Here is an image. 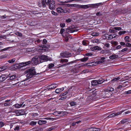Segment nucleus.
Segmentation results:
<instances>
[{
	"label": "nucleus",
	"mask_w": 131,
	"mask_h": 131,
	"mask_svg": "<svg viewBox=\"0 0 131 131\" xmlns=\"http://www.w3.org/2000/svg\"><path fill=\"white\" fill-rule=\"evenodd\" d=\"M47 42V40L45 39H44L43 40V44H46Z\"/></svg>",
	"instance_id": "obj_57"
},
{
	"label": "nucleus",
	"mask_w": 131,
	"mask_h": 131,
	"mask_svg": "<svg viewBox=\"0 0 131 131\" xmlns=\"http://www.w3.org/2000/svg\"><path fill=\"white\" fill-rule=\"evenodd\" d=\"M37 122L34 121H31L30 123V125L31 126H33L36 124Z\"/></svg>",
	"instance_id": "obj_36"
},
{
	"label": "nucleus",
	"mask_w": 131,
	"mask_h": 131,
	"mask_svg": "<svg viewBox=\"0 0 131 131\" xmlns=\"http://www.w3.org/2000/svg\"><path fill=\"white\" fill-rule=\"evenodd\" d=\"M101 4V3H97L95 4H91L88 5L89 7H92L93 8H97L99 5Z\"/></svg>",
	"instance_id": "obj_13"
},
{
	"label": "nucleus",
	"mask_w": 131,
	"mask_h": 131,
	"mask_svg": "<svg viewBox=\"0 0 131 131\" xmlns=\"http://www.w3.org/2000/svg\"><path fill=\"white\" fill-rule=\"evenodd\" d=\"M19 127L17 126L14 129V130H19Z\"/></svg>",
	"instance_id": "obj_62"
},
{
	"label": "nucleus",
	"mask_w": 131,
	"mask_h": 131,
	"mask_svg": "<svg viewBox=\"0 0 131 131\" xmlns=\"http://www.w3.org/2000/svg\"><path fill=\"white\" fill-rule=\"evenodd\" d=\"M97 81L98 82V84H100L103 83L104 81V80L103 79H101L97 80Z\"/></svg>",
	"instance_id": "obj_28"
},
{
	"label": "nucleus",
	"mask_w": 131,
	"mask_h": 131,
	"mask_svg": "<svg viewBox=\"0 0 131 131\" xmlns=\"http://www.w3.org/2000/svg\"><path fill=\"white\" fill-rule=\"evenodd\" d=\"M128 121V119H125L122 120L119 123L120 124H124L126 123Z\"/></svg>",
	"instance_id": "obj_26"
},
{
	"label": "nucleus",
	"mask_w": 131,
	"mask_h": 131,
	"mask_svg": "<svg viewBox=\"0 0 131 131\" xmlns=\"http://www.w3.org/2000/svg\"><path fill=\"white\" fill-rule=\"evenodd\" d=\"M54 66V64L53 63L49 64L48 65V68L49 69H51Z\"/></svg>",
	"instance_id": "obj_41"
},
{
	"label": "nucleus",
	"mask_w": 131,
	"mask_h": 131,
	"mask_svg": "<svg viewBox=\"0 0 131 131\" xmlns=\"http://www.w3.org/2000/svg\"><path fill=\"white\" fill-rule=\"evenodd\" d=\"M96 15L98 16H100L102 15V14L100 12L97 13H96Z\"/></svg>",
	"instance_id": "obj_60"
},
{
	"label": "nucleus",
	"mask_w": 131,
	"mask_h": 131,
	"mask_svg": "<svg viewBox=\"0 0 131 131\" xmlns=\"http://www.w3.org/2000/svg\"><path fill=\"white\" fill-rule=\"evenodd\" d=\"M65 31V30L63 28H61L60 30V33L62 34V35L63 37H65L64 35L63 34V32Z\"/></svg>",
	"instance_id": "obj_35"
},
{
	"label": "nucleus",
	"mask_w": 131,
	"mask_h": 131,
	"mask_svg": "<svg viewBox=\"0 0 131 131\" xmlns=\"http://www.w3.org/2000/svg\"><path fill=\"white\" fill-rule=\"evenodd\" d=\"M125 94H129L131 93V90H129L127 91H126L125 92Z\"/></svg>",
	"instance_id": "obj_56"
},
{
	"label": "nucleus",
	"mask_w": 131,
	"mask_h": 131,
	"mask_svg": "<svg viewBox=\"0 0 131 131\" xmlns=\"http://www.w3.org/2000/svg\"><path fill=\"white\" fill-rule=\"evenodd\" d=\"M61 56L63 58H68L71 57L72 55L68 51H66L63 53L60 54Z\"/></svg>",
	"instance_id": "obj_4"
},
{
	"label": "nucleus",
	"mask_w": 131,
	"mask_h": 131,
	"mask_svg": "<svg viewBox=\"0 0 131 131\" xmlns=\"http://www.w3.org/2000/svg\"><path fill=\"white\" fill-rule=\"evenodd\" d=\"M47 122L46 121L40 120H39L38 123L39 125H42L46 123Z\"/></svg>",
	"instance_id": "obj_23"
},
{
	"label": "nucleus",
	"mask_w": 131,
	"mask_h": 131,
	"mask_svg": "<svg viewBox=\"0 0 131 131\" xmlns=\"http://www.w3.org/2000/svg\"><path fill=\"white\" fill-rule=\"evenodd\" d=\"M45 119L47 120H51L53 119V118L50 117H46L45 118Z\"/></svg>",
	"instance_id": "obj_58"
},
{
	"label": "nucleus",
	"mask_w": 131,
	"mask_h": 131,
	"mask_svg": "<svg viewBox=\"0 0 131 131\" xmlns=\"http://www.w3.org/2000/svg\"><path fill=\"white\" fill-rule=\"evenodd\" d=\"M105 58L104 57H102L101 58L100 60L99 61H96V64H97L102 63L104 62V60Z\"/></svg>",
	"instance_id": "obj_20"
},
{
	"label": "nucleus",
	"mask_w": 131,
	"mask_h": 131,
	"mask_svg": "<svg viewBox=\"0 0 131 131\" xmlns=\"http://www.w3.org/2000/svg\"><path fill=\"white\" fill-rule=\"evenodd\" d=\"M124 111H121L117 112H115L114 113L115 116H117L121 114L123 112H124Z\"/></svg>",
	"instance_id": "obj_31"
},
{
	"label": "nucleus",
	"mask_w": 131,
	"mask_h": 131,
	"mask_svg": "<svg viewBox=\"0 0 131 131\" xmlns=\"http://www.w3.org/2000/svg\"><path fill=\"white\" fill-rule=\"evenodd\" d=\"M115 115L114 114V113H113L110 115H109L108 116V117L110 118V117H113L115 116Z\"/></svg>",
	"instance_id": "obj_52"
},
{
	"label": "nucleus",
	"mask_w": 131,
	"mask_h": 131,
	"mask_svg": "<svg viewBox=\"0 0 131 131\" xmlns=\"http://www.w3.org/2000/svg\"><path fill=\"white\" fill-rule=\"evenodd\" d=\"M31 63V61H29L27 62L20 63L19 64V65L20 66L24 67L30 64Z\"/></svg>",
	"instance_id": "obj_9"
},
{
	"label": "nucleus",
	"mask_w": 131,
	"mask_h": 131,
	"mask_svg": "<svg viewBox=\"0 0 131 131\" xmlns=\"http://www.w3.org/2000/svg\"><path fill=\"white\" fill-rule=\"evenodd\" d=\"M125 33L126 31H120L119 32V34L120 35H121L122 34H125Z\"/></svg>",
	"instance_id": "obj_54"
},
{
	"label": "nucleus",
	"mask_w": 131,
	"mask_h": 131,
	"mask_svg": "<svg viewBox=\"0 0 131 131\" xmlns=\"http://www.w3.org/2000/svg\"><path fill=\"white\" fill-rule=\"evenodd\" d=\"M99 34L98 32H94L92 33L91 35L93 36H96L99 35Z\"/></svg>",
	"instance_id": "obj_32"
},
{
	"label": "nucleus",
	"mask_w": 131,
	"mask_h": 131,
	"mask_svg": "<svg viewBox=\"0 0 131 131\" xmlns=\"http://www.w3.org/2000/svg\"><path fill=\"white\" fill-rule=\"evenodd\" d=\"M15 59L14 58L8 60V62L9 63H12L14 62L15 61Z\"/></svg>",
	"instance_id": "obj_39"
},
{
	"label": "nucleus",
	"mask_w": 131,
	"mask_h": 131,
	"mask_svg": "<svg viewBox=\"0 0 131 131\" xmlns=\"http://www.w3.org/2000/svg\"><path fill=\"white\" fill-rule=\"evenodd\" d=\"M27 72L28 74H27L26 77L28 79L31 78L34 75H37V74L35 70L33 68L28 69Z\"/></svg>",
	"instance_id": "obj_1"
},
{
	"label": "nucleus",
	"mask_w": 131,
	"mask_h": 131,
	"mask_svg": "<svg viewBox=\"0 0 131 131\" xmlns=\"http://www.w3.org/2000/svg\"><path fill=\"white\" fill-rule=\"evenodd\" d=\"M86 56H91L92 55V54L91 53H88L85 54Z\"/></svg>",
	"instance_id": "obj_63"
},
{
	"label": "nucleus",
	"mask_w": 131,
	"mask_h": 131,
	"mask_svg": "<svg viewBox=\"0 0 131 131\" xmlns=\"http://www.w3.org/2000/svg\"><path fill=\"white\" fill-rule=\"evenodd\" d=\"M97 81L96 80H93L91 82V84L92 85H96L98 84Z\"/></svg>",
	"instance_id": "obj_25"
},
{
	"label": "nucleus",
	"mask_w": 131,
	"mask_h": 131,
	"mask_svg": "<svg viewBox=\"0 0 131 131\" xmlns=\"http://www.w3.org/2000/svg\"><path fill=\"white\" fill-rule=\"evenodd\" d=\"M51 13L52 14L54 15H57V13L54 12L53 10H52L51 11Z\"/></svg>",
	"instance_id": "obj_50"
},
{
	"label": "nucleus",
	"mask_w": 131,
	"mask_h": 131,
	"mask_svg": "<svg viewBox=\"0 0 131 131\" xmlns=\"http://www.w3.org/2000/svg\"><path fill=\"white\" fill-rule=\"evenodd\" d=\"M17 116L24 115L25 114V112L23 110H18L15 111L14 112Z\"/></svg>",
	"instance_id": "obj_6"
},
{
	"label": "nucleus",
	"mask_w": 131,
	"mask_h": 131,
	"mask_svg": "<svg viewBox=\"0 0 131 131\" xmlns=\"http://www.w3.org/2000/svg\"><path fill=\"white\" fill-rule=\"evenodd\" d=\"M46 50V49H43V47H42L41 49H39V51H41L42 52H45Z\"/></svg>",
	"instance_id": "obj_51"
},
{
	"label": "nucleus",
	"mask_w": 131,
	"mask_h": 131,
	"mask_svg": "<svg viewBox=\"0 0 131 131\" xmlns=\"http://www.w3.org/2000/svg\"><path fill=\"white\" fill-rule=\"evenodd\" d=\"M43 129L41 128H38L35 129H34L33 131H42Z\"/></svg>",
	"instance_id": "obj_38"
},
{
	"label": "nucleus",
	"mask_w": 131,
	"mask_h": 131,
	"mask_svg": "<svg viewBox=\"0 0 131 131\" xmlns=\"http://www.w3.org/2000/svg\"><path fill=\"white\" fill-rule=\"evenodd\" d=\"M58 85L57 84L54 83L52 84L49 86V88H48V90H51V89H54L57 87Z\"/></svg>",
	"instance_id": "obj_12"
},
{
	"label": "nucleus",
	"mask_w": 131,
	"mask_h": 131,
	"mask_svg": "<svg viewBox=\"0 0 131 131\" xmlns=\"http://www.w3.org/2000/svg\"><path fill=\"white\" fill-rule=\"evenodd\" d=\"M7 68V67L5 66H3L0 68V72L3 71Z\"/></svg>",
	"instance_id": "obj_27"
},
{
	"label": "nucleus",
	"mask_w": 131,
	"mask_h": 131,
	"mask_svg": "<svg viewBox=\"0 0 131 131\" xmlns=\"http://www.w3.org/2000/svg\"><path fill=\"white\" fill-rule=\"evenodd\" d=\"M8 76L9 78L8 79L10 80H13L15 79L16 77V75L12 74H9Z\"/></svg>",
	"instance_id": "obj_18"
},
{
	"label": "nucleus",
	"mask_w": 131,
	"mask_h": 131,
	"mask_svg": "<svg viewBox=\"0 0 131 131\" xmlns=\"http://www.w3.org/2000/svg\"><path fill=\"white\" fill-rule=\"evenodd\" d=\"M10 100H7L4 103V105L5 106H9L12 105V102H10Z\"/></svg>",
	"instance_id": "obj_11"
},
{
	"label": "nucleus",
	"mask_w": 131,
	"mask_h": 131,
	"mask_svg": "<svg viewBox=\"0 0 131 131\" xmlns=\"http://www.w3.org/2000/svg\"><path fill=\"white\" fill-rule=\"evenodd\" d=\"M39 57L40 60L43 62V60L46 61L49 60L48 57L45 55H42Z\"/></svg>",
	"instance_id": "obj_8"
},
{
	"label": "nucleus",
	"mask_w": 131,
	"mask_h": 131,
	"mask_svg": "<svg viewBox=\"0 0 131 131\" xmlns=\"http://www.w3.org/2000/svg\"><path fill=\"white\" fill-rule=\"evenodd\" d=\"M100 129L99 128H90L87 129L85 131H100Z\"/></svg>",
	"instance_id": "obj_16"
},
{
	"label": "nucleus",
	"mask_w": 131,
	"mask_h": 131,
	"mask_svg": "<svg viewBox=\"0 0 131 131\" xmlns=\"http://www.w3.org/2000/svg\"><path fill=\"white\" fill-rule=\"evenodd\" d=\"M57 12L59 13H66L67 12L66 10H63L61 7H58L57 9Z\"/></svg>",
	"instance_id": "obj_15"
},
{
	"label": "nucleus",
	"mask_w": 131,
	"mask_h": 131,
	"mask_svg": "<svg viewBox=\"0 0 131 131\" xmlns=\"http://www.w3.org/2000/svg\"><path fill=\"white\" fill-rule=\"evenodd\" d=\"M111 43L112 45H114L115 46L117 45L118 44V43L117 41H111Z\"/></svg>",
	"instance_id": "obj_37"
},
{
	"label": "nucleus",
	"mask_w": 131,
	"mask_h": 131,
	"mask_svg": "<svg viewBox=\"0 0 131 131\" xmlns=\"http://www.w3.org/2000/svg\"><path fill=\"white\" fill-rule=\"evenodd\" d=\"M64 90V88L63 87H62L61 88L57 89L56 90V92L58 94L63 91Z\"/></svg>",
	"instance_id": "obj_19"
},
{
	"label": "nucleus",
	"mask_w": 131,
	"mask_h": 131,
	"mask_svg": "<svg viewBox=\"0 0 131 131\" xmlns=\"http://www.w3.org/2000/svg\"><path fill=\"white\" fill-rule=\"evenodd\" d=\"M31 61V63L35 65H37L41 62H43L42 61H41V60H40L39 57L38 56L34 57L32 58Z\"/></svg>",
	"instance_id": "obj_2"
},
{
	"label": "nucleus",
	"mask_w": 131,
	"mask_h": 131,
	"mask_svg": "<svg viewBox=\"0 0 131 131\" xmlns=\"http://www.w3.org/2000/svg\"><path fill=\"white\" fill-rule=\"evenodd\" d=\"M127 48H125L123 49L122 50H121V52H123L124 51H126L127 50Z\"/></svg>",
	"instance_id": "obj_61"
},
{
	"label": "nucleus",
	"mask_w": 131,
	"mask_h": 131,
	"mask_svg": "<svg viewBox=\"0 0 131 131\" xmlns=\"http://www.w3.org/2000/svg\"><path fill=\"white\" fill-rule=\"evenodd\" d=\"M49 7L50 9H54L55 8V4L54 1H51L50 3L49 4Z\"/></svg>",
	"instance_id": "obj_7"
},
{
	"label": "nucleus",
	"mask_w": 131,
	"mask_h": 131,
	"mask_svg": "<svg viewBox=\"0 0 131 131\" xmlns=\"http://www.w3.org/2000/svg\"><path fill=\"white\" fill-rule=\"evenodd\" d=\"M90 64H91L90 65V66H95L97 64H96V62H91L90 63Z\"/></svg>",
	"instance_id": "obj_47"
},
{
	"label": "nucleus",
	"mask_w": 131,
	"mask_h": 131,
	"mask_svg": "<svg viewBox=\"0 0 131 131\" xmlns=\"http://www.w3.org/2000/svg\"><path fill=\"white\" fill-rule=\"evenodd\" d=\"M51 0H42V3L43 6L44 7L46 6V4L49 5L51 3Z\"/></svg>",
	"instance_id": "obj_10"
},
{
	"label": "nucleus",
	"mask_w": 131,
	"mask_h": 131,
	"mask_svg": "<svg viewBox=\"0 0 131 131\" xmlns=\"http://www.w3.org/2000/svg\"><path fill=\"white\" fill-rule=\"evenodd\" d=\"M10 48V47H7V48H4L3 49H2L0 51H1V52H3V51L7 50L8 49H9Z\"/></svg>",
	"instance_id": "obj_46"
},
{
	"label": "nucleus",
	"mask_w": 131,
	"mask_h": 131,
	"mask_svg": "<svg viewBox=\"0 0 131 131\" xmlns=\"http://www.w3.org/2000/svg\"><path fill=\"white\" fill-rule=\"evenodd\" d=\"M113 38V37L111 35H109L108 36V39H111Z\"/></svg>",
	"instance_id": "obj_48"
},
{
	"label": "nucleus",
	"mask_w": 131,
	"mask_h": 131,
	"mask_svg": "<svg viewBox=\"0 0 131 131\" xmlns=\"http://www.w3.org/2000/svg\"><path fill=\"white\" fill-rule=\"evenodd\" d=\"M23 103L19 104H16L14 105V106L15 107L17 108H19L21 107L22 105H23Z\"/></svg>",
	"instance_id": "obj_24"
},
{
	"label": "nucleus",
	"mask_w": 131,
	"mask_h": 131,
	"mask_svg": "<svg viewBox=\"0 0 131 131\" xmlns=\"http://www.w3.org/2000/svg\"><path fill=\"white\" fill-rule=\"evenodd\" d=\"M0 79L2 80V81H4L7 78L6 76L4 75H2L0 77Z\"/></svg>",
	"instance_id": "obj_34"
},
{
	"label": "nucleus",
	"mask_w": 131,
	"mask_h": 131,
	"mask_svg": "<svg viewBox=\"0 0 131 131\" xmlns=\"http://www.w3.org/2000/svg\"><path fill=\"white\" fill-rule=\"evenodd\" d=\"M88 58L87 57L81 59V61L82 62H84L86 61L88 59Z\"/></svg>",
	"instance_id": "obj_40"
},
{
	"label": "nucleus",
	"mask_w": 131,
	"mask_h": 131,
	"mask_svg": "<svg viewBox=\"0 0 131 131\" xmlns=\"http://www.w3.org/2000/svg\"><path fill=\"white\" fill-rule=\"evenodd\" d=\"M108 34H105L103 35V37L104 38L108 39Z\"/></svg>",
	"instance_id": "obj_42"
},
{
	"label": "nucleus",
	"mask_w": 131,
	"mask_h": 131,
	"mask_svg": "<svg viewBox=\"0 0 131 131\" xmlns=\"http://www.w3.org/2000/svg\"><path fill=\"white\" fill-rule=\"evenodd\" d=\"M118 57V55L115 54L112 55L109 57V58L112 59H113L117 58Z\"/></svg>",
	"instance_id": "obj_21"
},
{
	"label": "nucleus",
	"mask_w": 131,
	"mask_h": 131,
	"mask_svg": "<svg viewBox=\"0 0 131 131\" xmlns=\"http://www.w3.org/2000/svg\"><path fill=\"white\" fill-rule=\"evenodd\" d=\"M105 46L106 47H109L110 46V45L109 43H106L104 44Z\"/></svg>",
	"instance_id": "obj_64"
},
{
	"label": "nucleus",
	"mask_w": 131,
	"mask_h": 131,
	"mask_svg": "<svg viewBox=\"0 0 131 131\" xmlns=\"http://www.w3.org/2000/svg\"><path fill=\"white\" fill-rule=\"evenodd\" d=\"M124 40L126 42H128L130 41L129 37L128 36H126L124 38Z\"/></svg>",
	"instance_id": "obj_30"
},
{
	"label": "nucleus",
	"mask_w": 131,
	"mask_h": 131,
	"mask_svg": "<svg viewBox=\"0 0 131 131\" xmlns=\"http://www.w3.org/2000/svg\"><path fill=\"white\" fill-rule=\"evenodd\" d=\"M91 49L92 51H94L96 50H101V48L97 46H96L94 47L91 48Z\"/></svg>",
	"instance_id": "obj_17"
},
{
	"label": "nucleus",
	"mask_w": 131,
	"mask_h": 131,
	"mask_svg": "<svg viewBox=\"0 0 131 131\" xmlns=\"http://www.w3.org/2000/svg\"><path fill=\"white\" fill-rule=\"evenodd\" d=\"M125 46L127 47H131V44L127 43L125 44Z\"/></svg>",
	"instance_id": "obj_53"
},
{
	"label": "nucleus",
	"mask_w": 131,
	"mask_h": 131,
	"mask_svg": "<svg viewBox=\"0 0 131 131\" xmlns=\"http://www.w3.org/2000/svg\"><path fill=\"white\" fill-rule=\"evenodd\" d=\"M70 105L71 106H73L75 105L76 104V103L75 102H72L70 103Z\"/></svg>",
	"instance_id": "obj_43"
},
{
	"label": "nucleus",
	"mask_w": 131,
	"mask_h": 131,
	"mask_svg": "<svg viewBox=\"0 0 131 131\" xmlns=\"http://www.w3.org/2000/svg\"><path fill=\"white\" fill-rule=\"evenodd\" d=\"M78 31V29H72L70 27L66 29V33L68 34L69 33H72L75 31Z\"/></svg>",
	"instance_id": "obj_5"
},
{
	"label": "nucleus",
	"mask_w": 131,
	"mask_h": 131,
	"mask_svg": "<svg viewBox=\"0 0 131 131\" xmlns=\"http://www.w3.org/2000/svg\"><path fill=\"white\" fill-rule=\"evenodd\" d=\"M114 89L110 87L105 90V96L107 97H108L112 94V92L113 91Z\"/></svg>",
	"instance_id": "obj_3"
},
{
	"label": "nucleus",
	"mask_w": 131,
	"mask_h": 131,
	"mask_svg": "<svg viewBox=\"0 0 131 131\" xmlns=\"http://www.w3.org/2000/svg\"><path fill=\"white\" fill-rule=\"evenodd\" d=\"M57 128V127L56 126H52L51 127L49 128L48 129H46V131H50L53 130H54Z\"/></svg>",
	"instance_id": "obj_22"
},
{
	"label": "nucleus",
	"mask_w": 131,
	"mask_h": 131,
	"mask_svg": "<svg viewBox=\"0 0 131 131\" xmlns=\"http://www.w3.org/2000/svg\"><path fill=\"white\" fill-rule=\"evenodd\" d=\"M94 43H97L99 42V40L98 39H95L93 41Z\"/></svg>",
	"instance_id": "obj_49"
},
{
	"label": "nucleus",
	"mask_w": 131,
	"mask_h": 131,
	"mask_svg": "<svg viewBox=\"0 0 131 131\" xmlns=\"http://www.w3.org/2000/svg\"><path fill=\"white\" fill-rule=\"evenodd\" d=\"M68 61V60L66 59H61L60 61V62L64 63V62H67Z\"/></svg>",
	"instance_id": "obj_33"
},
{
	"label": "nucleus",
	"mask_w": 131,
	"mask_h": 131,
	"mask_svg": "<svg viewBox=\"0 0 131 131\" xmlns=\"http://www.w3.org/2000/svg\"><path fill=\"white\" fill-rule=\"evenodd\" d=\"M120 79V78L119 77H118L117 78H115L112 79L111 81L112 83H114L115 82L117 81L118 80H119Z\"/></svg>",
	"instance_id": "obj_29"
},
{
	"label": "nucleus",
	"mask_w": 131,
	"mask_h": 131,
	"mask_svg": "<svg viewBox=\"0 0 131 131\" xmlns=\"http://www.w3.org/2000/svg\"><path fill=\"white\" fill-rule=\"evenodd\" d=\"M60 25L61 27L63 28L65 26V24L64 23H61Z\"/></svg>",
	"instance_id": "obj_55"
},
{
	"label": "nucleus",
	"mask_w": 131,
	"mask_h": 131,
	"mask_svg": "<svg viewBox=\"0 0 131 131\" xmlns=\"http://www.w3.org/2000/svg\"><path fill=\"white\" fill-rule=\"evenodd\" d=\"M78 8H79L87 9L89 8L88 5H77L76 6Z\"/></svg>",
	"instance_id": "obj_14"
},
{
	"label": "nucleus",
	"mask_w": 131,
	"mask_h": 131,
	"mask_svg": "<svg viewBox=\"0 0 131 131\" xmlns=\"http://www.w3.org/2000/svg\"><path fill=\"white\" fill-rule=\"evenodd\" d=\"M113 29L118 30H120L121 29V28L120 27H115L113 28Z\"/></svg>",
	"instance_id": "obj_45"
},
{
	"label": "nucleus",
	"mask_w": 131,
	"mask_h": 131,
	"mask_svg": "<svg viewBox=\"0 0 131 131\" xmlns=\"http://www.w3.org/2000/svg\"><path fill=\"white\" fill-rule=\"evenodd\" d=\"M69 64H70V63H66V64H63V65H61V66H60V67H66V66L67 65H69Z\"/></svg>",
	"instance_id": "obj_59"
},
{
	"label": "nucleus",
	"mask_w": 131,
	"mask_h": 131,
	"mask_svg": "<svg viewBox=\"0 0 131 131\" xmlns=\"http://www.w3.org/2000/svg\"><path fill=\"white\" fill-rule=\"evenodd\" d=\"M15 34L17 36H22V34H21L18 32H16L15 33Z\"/></svg>",
	"instance_id": "obj_44"
}]
</instances>
